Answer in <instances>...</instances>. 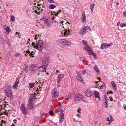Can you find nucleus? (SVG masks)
<instances>
[{"label": "nucleus", "mask_w": 126, "mask_h": 126, "mask_svg": "<svg viewBox=\"0 0 126 126\" xmlns=\"http://www.w3.org/2000/svg\"><path fill=\"white\" fill-rule=\"evenodd\" d=\"M37 41H35L34 42H32V46L33 47L35 48L36 49H38L39 50L41 51L43 47V42L42 40H40V41L38 40V43Z\"/></svg>", "instance_id": "obj_1"}, {"label": "nucleus", "mask_w": 126, "mask_h": 126, "mask_svg": "<svg viewBox=\"0 0 126 126\" xmlns=\"http://www.w3.org/2000/svg\"><path fill=\"white\" fill-rule=\"evenodd\" d=\"M49 62V58L48 57L45 56L43 59L42 62V65L39 66L38 68L39 69L42 68L44 70L46 69L48 65Z\"/></svg>", "instance_id": "obj_2"}, {"label": "nucleus", "mask_w": 126, "mask_h": 126, "mask_svg": "<svg viewBox=\"0 0 126 126\" xmlns=\"http://www.w3.org/2000/svg\"><path fill=\"white\" fill-rule=\"evenodd\" d=\"M12 92V88L11 86H8L5 89L4 93L5 95L10 99L13 98Z\"/></svg>", "instance_id": "obj_3"}, {"label": "nucleus", "mask_w": 126, "mask_h": 126, "mask_svg": "<svg viewBox=\"0 0 126 126\" xmlns=\"http://www.w3.org/2000/svg\"><path fill=\"white\" fill-rule=\"evenodd\" d=\"M90 27L88 26H85L83 28H82L79 32L80 35H83L85 34L87 31V32H89L90 31Z\"/></svg>", "instance_id": "obj_4"}, {"label": "nucleus", "mask_w": 126, "mask_h": 126, "mask_svg": "<svg viewBox=\"0 0 126 126\" xmlns=\"http://www.w3.org/2000/svg\"><path fill=\"white\" fill-rule=\"evenodd\" d=\"M51 19L49 16H43V18L40 19V21H41L43 20L46 24L47 27H49L51 24Z\"/></svg>", "instance_id": "obj_5"}, {"label": "nucleus", "mask_w": 126, "mask_h": 126, "mask_svg": "<svg viewBox=\"0 0 126 126\" xmlns=\"http://www.w3.org/2000/svg\"><path fill=\"white\" fill-rule=\"evenodd\" d=\"M52 96L54 98H57L59 96V93L56 89L54 88L52 90Z\"/></svg>", "instance_id": "obj_6"}, {"label": "nucleus", "mask_w": 126, "mask_h": 126, "mask_svg": "<svg viewBox=\"0 0 126 126\" xmlns=\"http://www.w3.org/2000/svg\"><path fill=\"white\" fill-rule=\"evenodd\" d=\"M30 97L28 103L27 108L29 110L32 109V94H30Z\"/></svg>", "instance_id": "obj_7"}, {"label": "nucleus", "mask_w": 126, "mask_h": 126, "mask_svg": "<svg viewBox=\"0 0 126 126\" xmlns=\"http://www.w3.org/2000/svg\"><path fill=\"white\" fill-rule=\"evenodd\" d=\"M21 110L24 114H26L27 113V111L26 109V107L23 103L21 104Z\"/></svg>", "instance_id": "obj_8"}, {"label": "nucleus", "mask_w": 126, "mask_h": 126, "mask_svg": "<svg viewBox=\"0 0 126 126\" xmlns=\"http://www.w3.org/2000/svg\"><path fill=\"white\" fill-rule=\"evenodd\" d=\"M58 77H57V83H59L62 80V79L64 77V75L63 74H60L58 75Z\"/></svg>", "instance_id": "obj_9"}, {"label": "nucleus", "mask_w": 126, "mask_h": 126, "mask_svg": "<svg viewBox=\"0 0 126 126\" xmlns=\"http://www.w3.org/2000/svg\"><path fill=\"white\" fill-rule=\"evenodd\" d=\"M63 111L62 110H60V112L61 113L60 114V120L59 121L60 123H62L64 119V114L63 112Z\"/></svg>", "instance_id": "obj_10"}, {"label": "nucleus", "mask_w": 126, "mask_h": 126, "mask_svg": "<svg viewBox=\"0 0 126 126\" xmlns=\"http://www.w3.org/2000/svg\"><path fill=\"white\" fill-rule=\"evenodd\" d=\"M83 49L85 50L86 52L87 51H89V50L91 49V48L88 45L84 46L83 47Z\"/></svg>", "instance_id": "obj_11"}, {"label": "nucleus", "mask_w": 126, "mask_h": 126, "mask_svg": "<svg viewBox=\"0 0 126 126\" xmlns=\"http://www.w3.org/2000/svg\"><path fill=\"white\" fill-rule=\"evenodd\" d=\"M85 94L88 97H90L91 96V91L89 89H88L86 90L85 91Z\"/></svg>", "instance_id": "obj_12"}, {"label": "nucleus", "mask_w": 126, "mask_h": 126, "mask_svg": "<svg viewBox=\"0 0 126 126\" xmlns=\"http://www.w3.org/2000/svg\"><path fill=\"white\" fill-rule=\"evenodd\" d=\"M3 27L6 32H8V33L11 31V30L9 26L5 25L3 26Z\"/></svg>", "instance_id": "obj_13"}, {"label": "nucleus", "mask_w": 126, "mask_h": 126, "mask_svg": "<svg viewBox=\"0 0 126 126\" xmlns=\"http://www.w3.org/2000/svg\"><path fill=\"white\" fill-rule=\"evenodd\" d=\"M36 67H37L36 65L32 64V73H34L36 71Z\"/></svg>", "instance_id": "obj_14"}, {"label": "nucleus", "mask_w": 126, "mask_h": 126, "mask_svg": "<svg viewBox=\"0 0 126 126\" xmlns=\"http://www.w3.org/2000/svg\"><path fill=\"white\" fill-rule=\"evenodd\" d=\"M88 53L90 55H92L94 58H96V55L94 53L91 49L88 51Z\"/></svg>", "instance_id": "obj_15"}, {"label": "nucleus", "mask_w": 126, "mask_h": 126, "mask_svg": "<svg viewBox=\"0 0 126 126\" xmlns=\"http://www.w3.org/2000/svg\"><path fill=\"white\" fill-rule=\"evenodd\" d=\"M32 97H33V98H32V109L33 108L32 106L34 104V102L35 101V100H36V97L34 95V94H32Z\"/></svg>", "instance_id": "obj_16"}, {"label": "nucleus", "mask_w": 126, "mask_h": 126, "mask_svg": "<svg viewBox=\"0 0 126 126\" xmlns=\"http://www.w3.org/2000/svg\"><path fill=\"white\" fill-rule=\"evenodd\" d=\"M86 19V17L85 16V13L84 12H83V13L82 14V16L81 17L82 21L83 22H84L85 21V20Z\"/></svg>", "instance_id": "obj_17"}, {"label": "nucleus", "mask_w": 126, "mask_h": 126, "mask_svg": "<svg viewBox=\"0 0 126 126\" xmlns=\"http://www.w3.org/2000/svg\"><path fill=\"white\" fill-rule=\"evenodd\" d=\"M107 43H104L101 45L100 48L101 49H104L107 48Z\"/></svg>", "instance_id": "obj_18"}, {"label": "nucleus", "mask_w": 126, "mask_h": 126, "mask_svg": "<svg viewBox=\"0 0 126 126\" xmlns=\"http://www.w3.org/2000/svg\"><path fill=\"white\" fill-rule=\"evenodd\" d=\"M77 79L81 82L83 81L80 75L79 74L77 76Z\"/></svg>", "instance_id": "obj_19"}, {"label": "nucleus", "mask_w": 126, "mask_h": 126, "mask_svg": "<svg viewBox=\"0 0 126 126\" xmlns=\"http://www.w3.org/2000/svg\"><path fill=\"white\" fill-rule=\"evenodd\" d=\"M0 41L1 43L4 44L5 43V40L0 35Z\"/></svg>", "instance_id": "obj_20"}, {"label": "nucleus", "mask_w": 126, "mask_h": 126, "mask_svg": "<svg viewBox=\"0 0 126 126\" xmlns=\"http://www.w3.org/2000/svg\"><path fill=\"white\" fill-rule=\"evenodd\" d=\"M111 83L112 86L113 87V88L115 89H116V85L114 82L113 81H111Z\"/></svg>", "instance_id": "obj_21"}, {"label": "nucleus", "mask_w": 126, "mask_h": 126, "mask_svg": "<svg viewBox=\"0 0 126 126\" xmlns=\"http://www.w3.org/2000/svg\"><path fill=\"white\" fill-rule=\"evenodd\" d=\"M39 6L40 7V8L39 9V10H40V12L41 11V12H42L43 10L42 8H44L45 6L44 5H42L40 4L39 5Z\"/></svg>", "instance_id": "obj_22"}, {"label": "nucleus", "mask_w": 126, "mask_h": 126, "mask_svg": "<svg viewBox=\"0 0 126 126\" xmlns=\"http://www.w3.org/2000/svg\"><path fill=\"white\" fill-rule=\"evenodd\" d=\"M105 100L104 101V104L105 105V107L106 108H107L108 107V102L107 101L106 98L105 97Z\"/></svg>", "instance_id": "obj_23"}, {"label": "nucleus", "mask_w": 126, "mask_h": 126, "mask_svg": "<svg viewBox=\"0 0 126 126\" xmlns=\"http://www.w3.org/2000/svg\"><path fill=\"white\" fill-rule=\"evenodd\" d=\"M71 94L70 93L69 94L67 95L66 96L65 98V99L66 100H68L71 97Z\"/></svg>", "instance_id": "obj_24"}, {"label": "nucleus", "mask_w": 126, "mask_h": 126, "mask_svg": "<svg viewBox=\"0 0 126 126\" xmlns=\"http://www.w3.org/2000/svg\"><path fill=\"white\" fill-rule=\"evenodd\" d=\"M65 40L64 39H60L58 40V42L59 43H60L62 44L65 43Z\"/></svg>", "instance_id": "obj_25"}, {"label": "nucleus", "mask_w": 126, "mask_h": 126, "mask_svg": "<svg viewBox=\"0 0 126 126\" xmlns=\"http://www.w3.org/2000/svg\"><path fill=\"white\" fill-rule=\"evenodd\" d=\"M56 7V6L53 4H50L49 5V7L50 9H53Z\"/></svg>", "instance_id": "obj_26"}, {"label": "nucleus", "mask_w": 126, "mask_h": 126, "mask_svg": "<svg viewBox=\"0 0 126 126\" xmlns=\"http://www.w3.org/2000/svg\"><path fill=\"white\" fill-rule=\"evenodd\" d=\"M64 31H65V32H64V34L65 36L66 35V34H67L68 35H69V34H68V33H69L70 32L69 30H65Z\"/></svg>", "instance_id": "obj_27"}, {"label": "nucleus", "mask_w": 126, "mask_h": 126, "mask_svg": "<svg viewBox=\"0 0 126 126\" xmlns=\"http://www.w3.org/2000/svg\"><path fill=\"white\" fill-rule=\"evenodd\" d=\"M65 43L66 45L68 46L71 44V43L70 41L65 40Z\"/></svg>", "instance_id": "obj_28"}, {"label": "nucleus", "mask_w": 126, "mask_h": 126, "mask_svg": "<svg viewBox=\"0 0 126 126\" xmlns=\"http://www.w3.org/2000/svg\"><path fill=\"white\" fill-rule=\"evenodd\" d=\"M83 96L82 95L79 94H78L77 96V98L79 99L83 98Z\"/></svg>", "instance_id": "obj_29"}, {"label": "nucleus", "mask_w": 126, "mask_h": 126, "mask_svg": "<svg viewBox=\"0 0 126 126\" xmlns=\"http://www.w3.org/2000/svg\"><path fill=\"white\" fill-rule=\"evenodd\" d=\"M94 6V4H92L91 5H90V9H91V11H92V12H93V9Z\"/></svg>", "instance_id": "obj_30"}, {"label": "nucleus", "mask_w": 126, "mask_h": 126, "mask_svg": "<svg viewBox=\"0 0 126 126\" xmlns=\"http://www.w3.org/2000/svg\"><path fill=\"white\" fill-rule=\"evenodd\" d=\"M94 95L95 96V97L96 98H98V99L99 100H100V97L99 96L97 95V94L95 92V93H94Z\"/></svg>", "instance_id": "obj_31"}, {"label": "nucleus", "mask_w": 126, "mask_h": 126, "mask_svg": "<svg viewBox=\"0 0 126 126\" xmlns=\"http://www.w3.org/2000/svg\"><path fill=\"white\" fill-rule=\"evenodd\" d=\"M82 43L84 45V46H86L87 45V42L84 40H82L81 41Z\"/></svg>", "instance_id": "obj_32"}, {"label": "nucleus", "mask_w": 126, "mask_h": 126, "mask_svg": "<svg viewBox=\"0 0 126 126\" xmlns=\"http://www.w3.org/2000/svg\"><path fill=\"white\" fill-rule=\"evenodd\" d=\"M11 21L13 22L15 20V17L14 16H11Z\"/></svg>", "instance_id": "obj_33"}, {"label": "nucleus", "mask_w": 126, "mask_h": 126, "mask_svg": "<svg viewBox=\"0 0 126 126\" xmlns=\"http://www.w3.org/2000/svg\"><path fill=\"white\" fill-rule=\"evenodd\" d=\"M61 26H62L63 27V28H64V27L63 26V24H66V22H65L64 21H62L61 22Z\"/></svg>", "instance_id": "obj_34"}, {"label": "nucleus", "mask_w": 126, "mask_h": 126, "mask_svg": "<svg viewBox=\"0 0 126 126\" xmlns=\"http://www.w3.org/2000/svg\"><path fill=\"white\" fill-rule=\"evenodd\" d=\"M80 59L81 61H82L83 62H84L86 60V59L84 57H80Z\"/></svg>", "instance_id": "obj_35"}, {"label": "nucleus", "mask_w": 126, "mask_h": 126, "mask_svg": "<svg viewBox=\"0 0 126 126\" xmlns=\"http://www.w3.org/2000/svg\"><path fill=\"white\" fill-rule=\"evenodd\" d=\"M120 26L121 27H122L124 26H126V23H122L120 25Z\"/></svg>", "instance_id": "obj_36"}, {"label": "nucleus", "mask_w": 126, "mask_h": 126, "mask_svg": "<svg viewBox=\"0 0 126 126\" xmlns=\"http://www.w3.org/2000/svg\"><path fill=\"white\" fill-rule=\"evenodd\" d=\"M86 70H83L81 72L82 74L84 75L86 74Z\"/></svg>", "instance_id": "obj_37"}, {"label": "nucleus", "mask_w": 126, "mask_h": 126, "mask_svg": "<svg viewBox=\"0 0 126 126\" xmlns=\"http://www.w3.org/2000/svg\"><path fill=\"white\" fill-rule=\"evenodd\" d=\"M17 85L15 84V83L13 86V87L14 89H16L17 87Z\"/></svg>", "instance_id": "obj_38"}, {"label": "nucleus", "mask_w": 126, "mask_h": 126, "mask_svg": "<svg viewBox=\"0 0 126 126\" xmlns=\"http://www.w3.org/2000/svg\"><path fill=\"white\" fill-rule=\"evenodd\" d=\"M110 121H111V122H112L113 121L114 119L113 118L111 115H110Z\"/></svg>", "instance_id": "obj_39"}, {"label": "nucleus", "mask_w": 126, "mask_h": 126, "mask_svg": "<svg viewBox=\"0 0 126 126\" xmlns=\"http://www.w3.org/2000/svg\"><path fill=\"white\" fill-rule=\"evenodd\" d=\"M20 55V54L19 53H17L14 55V56H15L17 57H19V56Z\"/></svg>", "instance_id": "obj_40"}, {"label": "nucleus", "mask_w": 126, "mask_h": 126, "mask_svg": "<svg viewBox=\"0 0 126 126\" xmlns=\"http://www.w3.org/2000/svg\"><path fill=\"white\" fill-rule=\"evenodd\" d=\"M19 82V80L18 79H16V81L15 82V84H17L18 85V84Z\"/></svg>", "instance_id": "obj_41"}, {"label": "nucleus", "mask_w": 126, "mask_h": 126, "mask_svg": "<svg viewBox=\"0 0 126 126\" xmlns=\"http://www.w3.org/2000/svg\"><path fill=\"white\" fill-rule=\"evenodd\" d=\"M25 70L26 72H27L28 71V68L27 66H26L25 68Z\"/></svg>", "instance_id": "obj_42"}, {"label": "nucleus", "mask_w": 126, "mask_h": 126, "mask_svg": "<svg viewBox=\"0 0 126 126\" xmlns=\"http://www.w3.org/2000/svg\"><path fill=\"white\" fill-rule=\"evenodd\" d=\"M53 113V111L52 110H51L49 111V113L50 115H52V114Z\"/></svg>", "instance_id": "obj_43"}, {"label": "nucleus", "mask_w": 126, "mask_h": 126, "mask_svg": "<svg viewBox=\"0 0 126 126\" xmlns=\"http://www.w3.org/2000/svg\"><path fill=\"white\" fill-rule=\"evenodd\" d=\"M33 38H32V39H33L34 38V39L35 40H37V39H38V38L37 37V36L36 35L35 37L34 36H33Z\"/></svg>", "instance_id": "obj_44"}, {"label": "nucleus", "mask_w": 126, "mask_h": 126, "mask_svg": "<svg viewBox=\"0 0 126 126\" xmlns=\"http://www.w3.org/2000/svg\"><path fill=\"white\" fill-rule=\"evenodd\" d=\"M112 45V43H111L110 44H107V48H108V47L111 46Z\"/></svg>", "instance_id": "obj_45"}, {"label": "nucleus", "mask_w": 126, "mask_h": 126, "mask_svg": "<svg viewBox=\"0 0 126 126\" xmlns=\"http://www.w3.org/2000/svg\"><path fill=\"white\" fill-rule=\"evenodd\" d=\"M81 110V108H79L77 110V111L79 113H80V111Z\"/></svg>", "instance_id": "obj_46"}, {"label": "nucleus", "mask_w": 126, "mask_h": 126, "mask_svg": "<svg viewBox=\"0 0 126 126\" xmlns=\"http://www.w3.org/2000/svg\"><path fill=\"white\" fill-rule=\"evenodd\" d=\"M47 1L50 2L51 3H53L54 2V1L53 0H46Z\"/></svg>", "instance_id": "obj_47"}, {"label": "nucleus", "mask_w": 126, "mask_h": 126, "mask_svg": "<svg viewBox=\"0 0 126 126\" xmlns=\"http://www.w3.org/2000/svg\"><path fill=\"white\" fill-rule=\"evenodd\" d=\"M95 71H96V73H97V74H99V73H100V72L99 71V69H97Z\"/></svg>", "instance_id": "obj_48"}, {"label": "nucleus", "mask_w": 126, "mask_h": 126, "mask_svg": "<svg viewBox=\"0 0 126 126\" xmlns=\"http://www.w3.org/2000/svg\"><path fill=\"white\" fill-rule=\"evenodd\" d=\"M94 70H95V71L98 69L97 68V67L96 65H95L94 66Z\"/></svg>", "instance_id": "obj_49"}, {"label": "nucleus", "mask_w": 126, "mask_h": 126, "mask_svg": "<svg viewBox=\"0 0 126 126\" xmlns=\"http://www.w3.org/2000/svg\"><path fill=\"white\" fill-rule=\"evenodd\" d=\"M123 16L124 17H125L126 16V12H124Z\"/></svg>", "instance_id": "obj_50"}, {"label": "nucleus", "mask_w": 126, "mask_h": 126, "mask_svg": "<svg viewBox=\"0 0 126 126\" xmlns=\"http://www.w3.org/2000/svg\"><path fill=\"white\" fill-rule=\"evenodd\" d=\"M61 12V11H60V10H59L57 11V13L58 14V15Z\"/></svg>", "instance_id": "obj_51"}, {"label": "nucleus", "mask_w": 126, "mask_h": 126, "mask_svg": "<svg viewBox=\"0 0 126 126\" xmlns=\"http://www.w3.org/2000/svg\"><path fill=\"white\" fill-rule=\"evenodd\" d=\"M106 120H107V121H110V119H109V118L108 117H107L106 118Z\"/></svg>", "instance_id": "obj_52"}, {"label": "nucleus", "mask_w": 126, "mask_h": 126, "mask_svg": "<svg viewBox=\"0 0 126 126\" xmlns=\"http://www.w3.org/2000/svg\"><path fill=\"white\" fill-rule=\"evenodd\" d=\"M61 12H63L64 11V10L63 9H62L61 10H60Z\"/></svg>", "instance_id": "obj_53"}, {"label": "nucleus", "mask_w": 126, "mask_h": 126, "mask_svg": "<svg viewBox=\"0 0 126 126\" xmlns=\"http://www.w3.org/2000/svg\"><path fill=\"white\" fill-rule=\"evenodd\" d=\"M29 86L31 88H32V83H29Z\"/></svg>", "instance_id": "obj_54"}, {"label": "nucleus", "mask_w": 126, "mask_h": 126, "mask_svg": "<svg viewBox=\"0 0 126 126\" xmlns=\"http://www.w3.org/2000/svg\"><path fill=\"white\" fill-rule=\"evenodd\" d=\"M34 85V83H32V87Z\"/></svg>", "instance_id": "obj_55"}, {"label": "nucleus", "mask_w": 126, "mask_h": 126, "mask_svg": "<svg viewBox=\"0 0 126 126\" xmlns=\"http://www.w3.org/2000/svg\"><path fill=\"white\" fill-rule=\"evenodd\" d=\"M58 14H57V13L55 14V16H58Z\"/></svg>", "instance_id": "obj_56"}, {"label": "nucleus", "mask_w": 126, "mask_h": 126, "mask_svg": "<svg viewBox=\"0 0 126 126\" xmlns=\"http://www.w3.org/2000/svg\"><path fill=\"white\" fill-rule=\"evenodd\" d=\"M44 115V113H43L42 114V117H43V116Z\"/></svg>", "instance_id": "obj_57"}, {"label": "nucleus", "mask_w": 126, "mask_h": 126, "mask_svg": "<svg viewBox=\"0 0 126 126\" xmlns=\"http://www.w3.org/2000/svg\"><path fill=\"white\" fill-rule=\"evenodd\" d=\"M110 101H113V98H110Z\"/></svg>", "instance_id": "obj_58"}, {"label": "nucleus", "mask_w": 126, "mask_h": 126, "mask_svg": "<svg viewBox=\"0 0 126 126\" xmlns=\"http://www.w3.org/2000/svg\"><path fill=\"white\" fill-rule=\"evenodd\" d=\"M120 24V22H118L117 23V25L118 26Z\"/></svg>", "instance_id": "obj_59"}, {"label": "nucleus", "mask_w": 126, "mask_h": 126, "mask_svg": "<svg viewBox=\"0 0 126 126\" xmlns=\"http://www.w3.org/2000/svg\"><path fill=\"white\" fill-rule=\"evenodd\" d=\"M11 126H15V125L14 124H13Z\"/></svg>", "instance_id": "obj_60"}, {"label": "nucleus", "mask_w": 126, "mask_h": 126, "mask_svg": "<svg viewBox=\"0 0 126 126\" xmlns=\"http://www.w3.org/2000/svg\"><path fill=\"white\" fill-rule=\"evenodd\" d=\"M33 51H32V57L34 56L33 55Z\"/></svg>", "instance_id": "obj_61"}, {"label": "nucleus", "mask_w": 126, "mask_h": 126, "mask_svg": "<svg viewBox=\"0 0 126 126\" xmlns=\"http://www.w3.org/2000/svg\"><path fill=\"white\" fill-rule=\"evenodd\" d=\"M30 51H27V52H26V53H30Z\"/></svg>", "instance_id": "obj_62"}, {"label": "nucleus", "mask_w": 126, "mask_h": 126, "mask_svg": "<svg viewBox=\"0 0 126 126\" xmlns=\"http://www.w3.org/2000/svg\"><path fill=\"white\" fill-rule=\"evenodd\" d=\"M29 55L30 56H32V53H30V54Z\"/></svg>", "instance_id": "obj_63"}, {"label": "nucleus", "mask_w": 126, "mask_h": 126, "mask_svg": "<svg viewBox=\"0 0 126 126\" xmlns=\"http://www.w3.org/2000/svg\"><path fill=\"white\" fill-rule=\"evenodd\" d=\"M56 72L57 73H59V71L58 70H57L56 71Z\"/></svg>", "instance_id": "obj_64"}]
</instances>
